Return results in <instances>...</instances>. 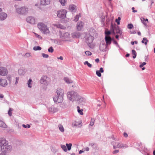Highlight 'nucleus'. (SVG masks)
<instances>
[{"instance_id": "obj_1", "label": "nucleus", "mask_w": 155, "mask_h": 155, "mask_svg": "<svg viewBox=\"0 0 155 155\" xmlns=\"http://www.w3.org/2000/svg\"><path fill=\"white\" fill-rule=\"evenodd\" d=\"M122 31L115 24H111L110 31L106 30L105 31V34L106 36L105 39H111L110 37H108L111 33L113 34L118 33L121 35Z\"/></svg>"}, {"instance_id": "obj_2", "label": "nucleus", "mask_w": 155, "mask_h": 155, "mask_svg": "<svg viewBox=\"0 0 155 155\" xmlns=\"http://www.w3.org/2000/svg\"><path fill=\"white\" fill-rule=\"evenodd\" d=\"M64 91L62 89L58 88L56 90L55 96L53 97L55 103H59L62 102L63 100Z\"/></svg>"}, {"instance_id": "obj_3", "label": "nucleus", "mask_w": 155, "mask_h": 155, "mask_svg": "<svg viewBox=\"0 0 155 155\" xmlns=\"http://www.w3.org/2000/svg\"><path fill=\"white\" fill-rule=\"evenodd\" d=\"M68 97L69 99L71 101H77L79 99V95L78 93L74 91H71L68 92Z\"/></svg>"}, {"instance_id": "obj_4", "label": "nucleus", "mask_w": 155, "mask_h": 155, "mask_svg": "<svg viewBox=\"0 0 155 155\" xmlns=\"http://www.w3.org/2000/svg\"><path fill=\"white\" fill-rule=\"evenodd\" d=\"M38 28L45 34H48L50 32L48 28L47 27V26L42 23H39L38 25Z\"/></svg>"}, {"instance_id": "obj_5", "label": "nucleus", "mask_w": 155, "mask_h": 155, "mask_svg": "<svg viewBox=\"0 0 155 155\" xmlns=\"http://www.w3.org/2000/svg\"><path fill=\"white\" fill-rule=\"evenodd\" d=\"M28 8L25 6L16 9L17 13L21 14H25L27 13Z\"/></svg>"}, {"instance_id": "obj_6", "label": "nucleus", "mask_w": 155, "mask_h": 155, "mask_svg": "<svg viewBox=\"0 0 155 155\" xmlns=\"http://www.w3.org/2000/svg\"><path fill=\"white\" fill-rule=\"evenodd\" d=\"M67 11L65 9H61L57 12V15L60 18H64L66 17V14Z\"/></svg>"}, {"instance_id": "obj_7", "label": "nucleus", "mask_w": 155, "mask_h": 155, "mask_svg": "<svg viewBox=\"0 0 155 155\" xmlns=\"http://www.w3.org/2000/svg\"><path fill=\"white\" fill-rule=\"evenodd\" d=\"M52 42L54 43L55 44L61 45H62L63 43L67 41H71V39L70 40L68 39H65L63 40V39H51Z\"/></svg>"}, {"instance_id": "obj_8", "label": "nucleus", "mask_w": 155, "mask_h": 155, "mask_svg": "<svg viewBox=\"0 0 155 155\" xmlns=\"http://www.w3.org/2000/svg\"><path fill=\"white\" fill-rule=\"evenodd\" d=\"M12 149V146L8 145V143L5 146L3 147V148L1 149V150L2 152L8 153L11 151Z\"/></svg>"}, {"instance_id": "obj_9", "label": "nucleus", "mask_w": 155, "mask_h": 155, "mask_svg": "<svg viewBox=\"0 0 155 155\" xmlns=\"http://www.w3.org/2000/svg\"><path fill=\"white\" fill-rule=\"evenodd\" d=\"M106 41L103 40L101 41L99 46V49L101 51H106L107 46L105 44Z\"/></svg>"}, {"instance_id": "obj_10", "label": "nucleus", "mask_w": 155, "mask_h": 155, "mask_svg": "<svg viewBox=\"0 0 155 155\" xmlns=\"http://www.w3.org/2000/svg\"><path fill=\"white\" fill-rule=\"evenodd\" d=\"M94 39H86V42L87 43L88 46L91 48H93L95 45V43L93 42Z\"/></svg>"}, {"instance_id": "obj_11", "label": "nucleus", "mask_w": 155, "mask_h": 155, "mask_svg": "<svg viewBox=\"0 0 155 155\" xmlns=\"http://www.w3.org/2000/svg\"><path fill=\"white\" fill-rule=\"evenodd\" d=\"M8 143V141L6 140L5 138H0V147L1 149L3 148V147L5 146Z\"/></svg>"}, {"instance_id": "obj_12", "label": "nucleus", "mask_w": 155, "mask_h": 155, "mask_svg": "<svg viewBox=\"0 0 155 155\" xmlns=\"http://www.w3.org/2000/svg\"><path fill=\"white\" fill-rule=\"evenodd\" d=\"M8 73V71L5 68L0 67V75L5 76Z\"/></svg>"}, {"instance_id": "obj_13", "label": "nucleus", "mask_w": 155, "mask_h": 155, "mask_svg": "<svg viewBox=\"0 0 155 155\" xmlns=\"http://www.w3.org/2000/svg\"><path fill=\"white\" fill-rule=\"evenodd\" d=\"M47 76L44 75L41 77V79L40 81V83L44 85H46L47 84V79H48Z\"/></svg>"}, {"instance_id": "obj_14", "label": "nucleus", "mask_w": 155, "mask_h": 155, "mask_svg": "<svg viewBox=\"0 0 155 155\" xmlns=\"http://www.w3.org/2000/svg\"><path fill=\"white\" fill-rule=\"evenodd\" d=\"M8 83L7 80L5 79L1 78L0 79V85L3 87H5L7 86Z\"/></svg>"}, {"instance_id": "obj_15", "label": "nucleus", "mask_w": 155, "mask_h": 155, "mask_svg": "<svg viewBox=\"0 0 155 155\" xmlns=\"http://www.w3.org/2000/svg\"><path fill=\"white\" fill-rule=\"evenodd\" d=\"M48 110L50 112L54 113L58 111V109L57 107H55L54 106H51L48 108Z\"/></svg>"}, {"instance_id": "obj_16", "label": "nucleus", "mask_w": 155, "mask_h": 155, "mask_svg": "<svg viewBox=\"0 0 155 155\" xmlns=\"http://www.w3.org/2000/svg\"><path fill=\"white\" fill-rule=\"evenodd\" d=\"M27 21L32 24H34L35 23V19L32 17H28L26 19Z\"/></svg>"}, {"instance_id": "obj_17", "label": "nucleus", "mask_w": 155, "mask_h": 155, "mask_svg": "<svg viewBox=\"0 0 155 155\" xmlns=\"http://www.w3.org/2000/svg\"><path fill=\"white\" fill-rule=\"evenodd\" d=\"M83 23L82 21L78 22L77 25V29L78 31H80L83 27Z\"/></svg>"}, {"instance_id": "obj_18", "label": "nucleus", "mask_w": 155, "mask_h": 155, "mask_svg": "<svg viewBox=\"0 0 155 155\" xmlns=\"http://www.w3.org/2000/svg\"><path fill=\"white\" fill-rule=\"evenodd\" d=\"M69 35L68 32L61 33L60 35L61 38H68Z\"/></svg>"}, {"instance_id": "obj_19", "label": "nucleus", "mask_w": 155, "mask_h": 155, "mask_svg": "<svg viewBox=\"0 0 155 155\" xmlns=\"http://www.w3.org/2000/svg\"><path fill=\"white\" fill-rule=\"evenodd\" d=\"M7 17V14L5 13H2L0 14V20H4Z\"/></svg>"}, {"instance_id": "obj_20", "label": "nucleus", "mask_w": 155, "mask_h": 155, "mask_svg": "<svg viewBox=\"0 0 155 155\" xmlns=\"http://www.w3.org/2000/svg\"><path fill=\"white\" fill-rule=\"evenodd\" d=\"M51 0H41V4L43 5H47L48 4Z\"/></svg>"}, {"instance_id": "obj_21", "label": "nucleus", "mask_w": 155, "mask_h": 155, "mask_svg": "<svg viewBox=\"0 0 155 155\" xmlns=\"http://www.w3.org/2000/svg\"><path fill=\"white\" fill-rule=\"evenodd\" d=\"M77 101H78V103H84L86 101L85 99L84 98L81 97L79 96V99L78 100H77Z\"/></svg>"}, {"instance_id": "obj_22", "label": "nucleus", "mask_w": 155, "mask_h": 155, "mask_svg": "<svg viewBox=\"0 0 155 155\" xmlns=\"http://www.w3.org/2000/svg\"><path fill=\"white\" fill-rule=\"evenodd\" d=\"M72 36L73 38H79L80 36V34L79 33L74 32L72 34Z\"/></svg>"}, {"instance_id": "obj_23", "label": "nucleus", "mask_w": 155, "mask_h": 155, "mask_svg": "<svg viewBox=\"0 0 155 155\" xmlns=\"http://www.w3.org/2000/svg\"><path fill=\"white\" fill-rule=\"evenodd\" d=\"M0 127L3 128H6L7 127V125L6 124L0 120Z\"/></svg>"}, {"instance_id": "obj_24", "label": "nucleus", "mask_w": 155, "mask_h": 155, "mask_svg": "<svg viewBox=\"0 0 155 155\" xmlns=\"http://www.w3.org/2000/svg\"><path fill=\"white\" fill-rule=\"evenodd\" d=\"M64 80L67 84H70L72 82V81L67 77L64 78Z\"/></svg>"}, {"instance_id": "obj_25", "label": "nucleus", "mask_w": 155, "mask_h": 155, "mask_svg": "<svg viewBox=\"0 0 155 155\" xmlns=\"http://www.w3.org/2000/svg\"><path fill=\"white\" fill-rule=\"evenodd\" d=\"M76 7L74 5H71L69 6V9L71 11H73L76 9Z\"/></svg>"}, {"instance_id": "obj_26", "label": "nucleus", "mask_w": 155, "mask_h": 155, "mask_svg": "<svg viewBox=\"0 0 155 155\" xmlns=\"http://www.w3.org/2000/svg\"><path fill=\"white\" fill-rule=\"evenodd\" d=\"M113 39H104L103 40V41H106L105 44L107 46L110 45Z\"/></svg>"}, {"instance_id": "obj_27", "label": "nucleus", "mask_w": 155, "mask_h": 155, "mask_svg": "<svg viewBox=\"0 0 155 155\" xmlns=\"http://www.w3.org/2000/svg\"><path fill=\"white\" fill-rule=\"evenodd\" d=\"M58 128L60 131L61 132H63L64 131V129L63 126L61 124L58 125Z\"/></svg>"}, {"instance_id": "obj_28", "label": "nucleus", "mask_w": 155, "mask_h": 155, "mask_svg": "<svg viewBox=\"0 0 155 155\" xmlns=\"http://www.w3.org/2000/svg\"><path fill=\"white\" fill-rule=\"evenodd\" d=\"M80 124L81 123L80 122L79 123L78 122L74 121L72 123V126L73 127H76L79 126Z\"/></svg>"}, {"instance_id": "obj_29", "label": "nucleus", "mask_w": 155, "mask_h": 155, "mask_svg": "<svg viewBox=\"0 0 155 155\" xmlns=\"http://www.w3.org/2000/svg\"><path fill=\"white\" fill-rule=\"evenodd\" d=\"M77 109L78 110V112L81 115H82L83 114V109H80V107L79 106H78L77 107Z\"/></svg>"}, {"instance_id": "obj_30", "label": "nucleus", "mask_w": 155, "mask_h": 155, "mask_svg": "<svg viewBox=\"0 0 155 155\" xmlns=\"http://www.w3.org/2000/svg\"><path fill=\"white\" fill-rule=\"evenodd\" d=\"M140 20L142 23L145 25L146 26L147 25V22L145 20V18H143L141 17L140 18Z\"/></svg>"}, {"instance_id": "obj_31", "label": "nucleus", "mask_w": 155, "mask_h": 155, "mask_svg": "<svg viewBox=\"0 0 155 155\" xmlns=\"http://www.w3.org/2000/svg\"><path fill=\"white\" fill-rule=\"evenodd\" d=\"M59 1L62 6L65 5L67 2V0H59Z\"/></svg>"}, {"instance_id": "obj_32", "label": "nucleus", "mask_w": 155, "mask_h": 155, "mask_svg": "<svg viewBox=\"0 0 155 155\" xmlns=\"http://www.w3.org/2000/svg\"><path fill=\"white\" fill-rule=\"evenodd\" d=\"M132 54L133 55V58H135L137 56V53L134 50H132Z\"/></svg>"}, {"instance_id": "obj_33", "label": "nucleus", "mask_w": 155, "mask_h": 155, "mask_svg": "<svg viewBox=\"0 0 155 155\" xmlns=\"http://www.w3.org/2000/svg\"><path fill=\"white\" fill-rule=\"evenodd\" d=\"M18 73L19 74L21 75H24L25 73L24 71L21 69L18 70Z\"/></svg>"}, {"instance_id": "obj_34", "label": "nucleus", "mask_w": 155, "mask_h": 155, "mask_svg": "<svg viewBox=\"0 0 155 155\" xmlns=\"http://www.w3.org/2000/svg\"><path fill=\"white\" fill-rule=\"evenodd\" d=\"M61 147L63 150L65 152H67V151L66 147L65 145L61 144Z\"/></svg>"}, {"instance_id": "obj_35", "label": "nucleus", "mask_w": 155, "mask_h": 155, "mask_svg": "<svg viewBox=\"0 0 155 155\" xmlns=\"http://www.w3.org/2000/svg\"><path fill=\"white\" fill-rule=\"evenodd\" d=\"M72 145L71 143H69V144H66V147H67L68 150H71Z\"/></svg>"}, {"instance_id": "obj_36", "label": "nucleus", "mask_w": 155, "mask_h": 155, "mask_svg": "<svg viewBox=\"0 0 155 155\" xmlns=\"http://www.w3.org/2000/svg\"><path fill=\"white\" fill-rule=\"evenodd\" d=\"M41 48L39 46H35L33 48V49L35 51L40 50Z\"/></svg>"}, {"instance_id": "obj_37", "label": "nucleus", "mask_w": 155, "mask_h": 155, "mask_svg": "<svg viewBox=\"0 0 155 155\" xmlns=\"http://www.w3.org/2000/svg\"><path fill=\"white\" fill-rule=\"evenodd\" d=\"M54 26H56L58 28H63L64 27L61 25L60 24H53Z\"/></svg>"}, {"instance_id": "obj_38", "label": "nucleus", "mask_w": 155, "mask_h": 155, "mask_svg": "<svg viewBox=\"0 0 155 155\" xmlns=\"http://www.w3.org/2000/svg\"><path fill=\"white\" fill-rule=\"evenodd\" d=\"M84 65L87 64L89 68H91L92 67V64L89 63L87 61H85L84 63Z\"/></svg>"}, {"instance_id": "obj_39", "label": "nucleus", "mask_w": 155, "mask_h": 155, "mask_svg": "<svg viewBox=\"0 0 155 155\" xmlns=\"http://www.w3.org/2000/svg\"><path fill=\"white\" fill-rule=\"evenodd\" d=\"M128 146L126 144H124L122 143H120V148H126L128 147Z\"/></svg>"}, {"instance_id": "obj_40", "label": "nucleus", "mask_w": 155, "mask_h": 155, "mask_svg": "<svg viewBox=\"0 0 155 155\" xmlns=\"http://www.w3.org/2000/svg\"><path fill=\"white\" fill-rule=\"evenodd\" d=\"M13 109L12 108H10L9 109V110L8 112V114L10 116H11L12 115V111L13 110Z\"/></svg>"}, {"instance_id": "obj_41", "label": "nucleus", "mask_w": 155, "mask_h": 155, "mask_svg": "<svg viewBox=\"0 0 155 155\" xmlns=\"http://www.w3.org/2000/svg\"><path fill=\"white\" fill-rule=\"evenodd\" d=\"M32 81V80L31 79H30L28 81V87L31 88V82Z\"/></svg>"}, {"instance_id": "obj_42", "label": "nucleus", "mask_w": 155, "mask_h": 155, "mask_svg": "<svg viewBox=\"0 0 155 155\" xmlns=\"http://www.w3.org/2000/svg\"><path fill=\"white\" fill-rule=\"evenodd\" d=\"M95 120L94 119V118L91 119V121L90 122V125L91 126H93L94 124V122Z\"/></svg>"}, {"instance_id": "obj_43", "label": "nucleus", "mask_w": 155, "mask_h": 155, "mask_svg": "<svg viewBox=\"0 0 155 155\" xmlns=\"http://www.w3.org/2000/svg\"><path fill=\"white\" fill-rule=\"evenodd\" d=\"M80 16H81L80 14H79V15H77L75 17V18L74 20L76 22L78 20L79 17Z\"/></svg>"}, {"instance_id": "obj_44", "label": "nucleus", "mask_w": 155, "mask_h": 155, "mask_svg": "<svg viewBox=\"0 0 155 155\" xmlns=\"http://www.w3.org/2000/svg\"><path fill=\"white\" fill-rule=\"evenodd\" d=\"M54 50L52 47L51 46L48 49V51L49 52L52 53L54 51Z\"/></svg>"}, {"instance_id": "obj_45", "label": "nucleus", "mask_w": 155, "mask_h": 155, "mask_svg": "<svg viewBox=\"0 0 155 155\" xmlns=\"http://www.w3.org/2000/svg\"><path fill=\"white\" fill-rule=\"evenodd\" d=\"M148 42V41L147 39H143L141 41V42L142 43H144L145 45H147V42Z\"/></svg>"}, {"instance_id": "obj_46", "label": "nucleus", "mask_w": 155, "mask_h": 155, "mask_svg": "<svg viewBox=\"0 0 155 155\" xmlns=\"http://www.w3.org/2000/svg\"><path fill=\"white\" fill-rule=\"evenodd\" d=\"M7 79L8 81V83L9 84H10L12 81V78L10 76H8L7 77Z\"/></svg>"}, {"instance_id": "obj_47", "label": "nucleus", "mask_w": 155, "mask_h": 155, "mask_svg": "<svg viewBox=\"0 0 155 155\" xmlns=\"http://www.w3.org/2000/svg\"><path fill=\"white\" fill-rule=\"evenodd\" d=\"M121 18L120 17H118L117 19L115 20V21L117 23V25H119L120 24V20Z\"/></svg>"}, {"instance_id": "obj_48", "label": "nucleus", "mask_w": 155, "mask_h": 155, "mask_svg": "<svg viewBox=\"0 0 155 155\" xmlns=\"http://www.w3.org/2000/svg\"><path fill=\"white\" fill-rule=\"evenodd\" d=\"M41 55L44 58H48L49 57V55L48 54L44 53H42Z\"/></svg>"}, {"instance_id": "obj_49", "label": "nucleus", "mask_w": 155, "mask_h": 155, "mask_svg": "<svg viewBox=\"0 0 155 155\" xmlns=\"http://www.w3.org/2000/svg\"><path fill=\"white\" fill-rule=\"evenodd\" d=\"M96 74L99 77H100L101 76V72L98 70H97L96 71Z\"/></svg>"}, {"instance_id": "obj_50", "label": "nucleus", "mask_w": 155, "mask_h": 155, "mask_svg": "<svg viewBox=\"0 0 155 155\" xmlns=\"http://www.w3.org/2000/svg\"><path fill=\"white\" fill-rule=\"evenodd\" d=\"M133 27V25L132 24H129L127 25V28L129 29H131Z\"/></svg>"}, {"instance_id": "obj_51", "label": "nucleus", "mask_w": 155, "mask_h": 155, "mask_svg": "<svg viewBox=\"0 0 155 155\" xmlns=\"http://www.w3.org/2000/svg\"><path fill=\"white\" fill-rule=\"evenodd\" d=\"M85 54L87 56L91 55L92 54V53L89 51H86L85 52Z\"/></svg>"}, {"instance_id": "obj_52", "label": "nucleus", "mask_w": 155, "mask_h": 155, "mask_svg": "<svg viewBox=\"0 0 155 155\" xmlns=\"http://www.w3.org/2000/svg\"><path fill=\"white\" fill-rule=\"evenodd\" d=\"M112 41L113 42V43L114 44H115L116 45V46L117 47H118V48H119L120 47H119V45L118 44H117V41H115V39H114V40H112Z\"/></svg>"}, {"instance_id": "obj_53", "label": "nucleus", "mask_w": 155, "mask_h": 155, "mask_svg": "<svg viewBox=\"0 0 155 155\" xmlns=\"http://www.w3.org/2000/svg\"><path fill=\"white\" fill-rule=\"evenodd\" d=\"M34 36L36 38H41V36H40L39 35H38V34H37L35 33H34Z\"/></svg>"}, {"instance_id": "obj_54", "label": "nucleus", "mask_w": 155, "mask_h": 155, "mask_svg": "<svg viewBox=\"0 0 155 155\" xmlns=\"http://www.w3.org/2000/svg\"><path fill=\"white\" fill-rule=\"evenodd\" d=\"M146 64V62H143L142 64H140V68H142L143 66H144V65H145Z\"/></svg>"}, {"instance_id": "obj_55", "label": "nucleus", "mask_w": 155, "mask_h": 155, "mask_svg": "<svg viewBox=\"0 0 155 155\" xmlns=\"http://www.w3.org/2000/svg\"><path fill=\"white\" fill-rule=\"evenodd\" d=\"M18 80H19L18 78H17V77H16V78L15 82V84H18Z\"/></svg>"}, {"instance_id": "obj_56", "label": "nucleus", "mask_w": 155, "mask_h": 155, "mask_svg": "<svg viewBox=\"0 0 155 155\" xmlns=\"http://www.w3.org/2000/svg\"><path fill=\"white\" fill-rule=\"evenodd\" d=\"M118 152H119V150H114V151H113V153L114 154H115L118 153Z\"/></svg>"}, {"instance_id": "obj_57", "label": "nucleus", "mask_w": 155, "mask_h": 155, "mask_svg": "<svg viewBox=\"0 0 155 155\" xmlns=\"http://www.w3.org/2000/svg\"><path fill=\"white\" fill-rule=\"evenodd\" d=\"M99 71H100L101 73H103L104 72V71L102 68H100V70Z\"/></svg>"}, {"instance_id": "obj_58", "label": "nucleus", "mask_w": 155, "mask_h": 155, "mask_svg": "<svg viewBox=\"0 0 155 155\" xmlns=\"http://www.w3.org/2000/svg\"><path fill=\"white\" fill-rule=\"evenodd\" d=\"M134 7H132V12H137V10H134Z\"/></svg>"}, {"instance_id": "obj_59", "label": "nucleus", "mask_w": 155, "mask_h": 155, "mask_svg": "<svg viewBox=\"0 0 155 155\" xmlns=\"http://www.w3.org/2000/svg\"><path fill=\"white\" fill-rule=\"evenodd\" d=\"M124 137H127L128 136L127 134V133H126L125 132L124 133Z\"/></svg>"}, {"instance_id": "obj_60", "label": "nucleus", "mask_w": 155, "mask_h": 155, "mask_svg": "<svg viewBox=\"0 0 155 155\" xmlns=\"http://www.w3.org/2000/svg\"><path fill=\"white\" fill-rule=\"evenodd\" d=\"M25 55L26 56V57H29L30 56V54L28 53H26V54H25Z\"/></svg>"}, {"instance_id": "obj_61", "label": "nucleus", "mask_w": 155, "mask_h": 155, "mask_svg": "<svg viewBox=\"0 0 155 155\" xmlns=\"http://www.w3.org/2000/svg\"><path fill=\"white\" fill-rule=\"evenodd\" d=\"M57 58L58 59H60L61 60H63V58L62 56H60V57H58Z\"/></svg>"}, {"instance_id": "obj_62", "label": "nucleus", "mask_w": 155, "mask_h": 155, "mask_svg": "<svg viewBox=\"0 0 155 155\" xmlns=\"http://www.w3.org/2000/svg\"><path fill=\"white\" fill-rule=\"evenodd\" d=\"M120 143H119L117 145V148H120Z\"/></svg>"}, {"instance_id": "obj_63", "label": "nucleus", "mask_w": 155, "mask_h": 155, "mask_svg": "<svg viewBox=\"0 0 155 155\" xmlns=\"http://www.w3.org/2000/svg\"><path fill=\"white\" fill-rule=\"evenodd\" d=\"M99 61V59L98 58H97L95 60V62L97 63H98Z\"/></svg>"}, {"instance_id": "obj_64", "label": "nucleus", "mask_w": 155, "mask_h": 155, "mask_svg": "<svg viewBox=\"0 0 155 155\" xmlns=\"http://www.w3.org/2000/svg\"><path fill=\"white\" fill-rule=\"evenodd\" d=\"M34 42L35 43V45H39V43H38V42L37 41H34Z\"/></svg>"}]
</instances>
